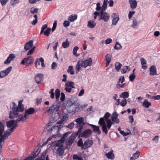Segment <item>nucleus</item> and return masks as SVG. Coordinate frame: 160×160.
<instances>
[{"mask_svg":"<svg viewBox=\"0 0 160 160\" xmlns=\"http://www.w3.org/2000/svg\"><path fill=\"white\" fill-rule=\"evenodd\" d=\"M65 94L62 92L61 93V96L60 98V99L62 101H63L65 100Z\"/></svg>","mask_w":160,"mask_h":160,"instance_id":"69168bd1","label":"nucleus"},{"mask_svg":"<svg viewBox=\"0 0 160 160\" xmlns=\"http://www.w3.org/2000/svg\"><path fill=\"white\" fill-rule=\"evenodd\" d=\"M130 68L128 66H124L121 70V72L122 73H125L127 71H129L130 70Z\"/></svg>","mask_w":160,"mask_h":160,"instance_id":"c756f323","label":"nucleus"},{"mask_svg":"<svg viewBox=\"0 0 160 160\" xmlns=\"http://www.w3.org/2000/svg\"><path fill=\"white\" fill-rule=\"evenodd\" d=\"M55 97L57 100V101H58V99L60 96V90L58 88L56 89L55 91Z\"/></svg>","mask_w":160,"mask_h":160,"instance_id":"a18cd8bd","label":"nucleus"},{"mask_svg":"<svg viewBox=\"0 0 160 160\" xmlns=\"http://www.w3.org/2000/svg\"><path fill=\"white\" fill-rule=\"evenodd\" d=\"M70 45L69 41L68 39H66L65 42H62V46L64 48H66L68 47Z\"/></svg>","mask_w":160,"mask_h":160,"instance_id":"2f4dec72","label":"nucleus"},{"mask_svg":"<svg viewBox=\"0 0 160 160\" xmlns=\"http://www.w3.org/2000/svg\"><path fill=\"white\" fill-rule=\"evenodd\" d=\"M70 133V132H68L65 133L61 138L60 139L56 142V146L59 147H60L61 146H63L62 143L64 142L66 138H67L68 135Z\"/></svg>","mask_w":160,"mask_h":160,"instance_id":"0eeeda50","label":"nucleus"},{"mask_svg":"<svg viewBox=\"0 0 160 160\" xmlns=\"http://www.w3.org/2000/svg\"><path fill=\"white\" fill-rule=\"evenodd\" d=\"M135 13V12L134 11H129L128 15V18L129 19H130L132 18V16Z\"/></svg>","mask_w":160,"mask_h":160,"instance_id":"13d9d810","label":"nucleus"},{"mask_svg":"<svg viewBox=\"0 0 160 160\" xmlns=\"http://www.w3.org/2000/svg\"><path fill=\"white\" fill-rule=\"evenodd\" d=\"M89 126H91L92 128L93 129V131L94 132H97L98 134H100L101 133V131L99 129V127L98 126H96L90 124Z\"/></svg>","mask_w":160,"mask_h":160,"instance_id":"a878e982","label":"nucleus"},{"mask_svg":"<svg viewBox=\"0 0 160 160\" xmlns=\"http://www.w3.org/2000/svg\"><path fill=\"white\" fill-rule=\"evenodd\" d=\"M135 78V76L134 74L132 73L130 75L129 77L130 81L131 82L133 81Z\"/></svg>","mask_w":160,"mask_h":160,"instance_id":"bf43d9fd","label":"nucleus"},{"mask_svg":"<svg viewBox=\"0 0 160 160\" xmlns=\"http://www.w3.org/2000/svg\"><path fill=\"white\" fill-rule=\"evenodd\" d=\"M35 46H34L32 47V48H31V49L29 50L28 52L27 55H31L32 54L33 52H34L35 49Z\"/></svg>","mask_w":160,"mask_h":160,"instance_id":"603ef678","label":"nucleus"},{"mask_svg":"<svg viewBox=\"0 0 160 160\" xmlns=\"http://www.w3.org/2000/svg\"><path fill=\"white\" fill-rule=\"evenodd\" d=\"M107 122V127L108 129H109L111 127L112 125L114 124V122H112L111 120H109L106 121Z\"/></svg>","mask_w":160,"mask_h":160,"instance_id":"ea45409f","label":"nucleus"},{"mask_svg":"<svg viewBox=\"0 0 160 160\" xmlns=\"http://www.w3.org/2000/svg\"><path fill=\"white\" fill-rule=\"evenodd\" d=\"M78 135L76 134V133H73L69 137V139L66 141L65 143L67 147L69 146L70 147L74 142L76 137Z\"/></svg>","mask_w":160,"mask_h":160,"instance_id":"6e6552de","label":"nucleus"},{"mask_svg":"<svg viewBox=\"0 0 160 160\" xmlns=\"http://www.w3.org/2000/svg\"><path fill=\"white\" fill-rule=\"evenodd\" d=\"M84 119L83 118L81 117L77 118L75 121L78 124H83Z\"/></svg>","mask_w":160,"mask_h":160,"instance_id":"37998d69","label":"nucleus"},{"mask_svg":"<svg viewBox=\"0 0 160 160\" xmlns=\"http://www.w3.org/2000/svg\"><path fill=\"white\" fill-rule=\"evenodd\" d=\"M120 96L121 97L123 98V99H126L129 97V93L127 92H122Z\"/></svg>","mask_w":160,"mask_h":160,"instance_id":"e433bc0d","label":"nucleus"},{"mask_svg":"<svg viewBox=\"0 0 160 160\" xmlns=\"http://www.w3.org/2000/svg\"><path fill=\"white\" fill-rule=\"evenodd\" d=\"M54 90V89H51L50 90V91L49 92V93L51 94L50 97L52 99L54 98L55 94L53 92Z\"/></svg>","mask_w":160,"mask_h":160,"instance_id":"864d4df0","label":"nucleus"},{"mask_svg":"<svg viewBox=\"0 0 160 160\" xmlns=\"http://www.w3.org/2000/svg\"><path fill=\"white\" fill-rule=\"evenodd\" d=\"M51 30V28H48V25L47 24H44L41 28L40 34H42L43 33L45 35L48 36L50 34Z\"/></svg>","mask_w":160,"mask_h":160,"instance_id":"423d86ee","label":"nucleus"},{"mask_svg":"<svg viewBox=\"0 0 160 160\" xmlns=\"http://www.w3.org/2000/svg\"><path fill=\"white\" fill-rule=\"evenodd\" d=\"M19 0H11V3L12 5L14 6L17 3H18Z\"/></svg>","mask_w":160,"mask_h":160,"instance_id":"5fc2aeb1","label":"nucleus"},{"mask_svg":"<svg viewBox=\"0 0 160 160\" xmlns=\"http://www.w3.org/2000/svg\"><path fill=\"white\" fill-rule=\"evenodd\" d=\"M105 11H101L100 12V16L98 18V20L104 21L105 22L108 21L110 18V15L109 13L104 12Z\"/></svg>","mask_w":160,"mask_h":160,"instance_id":"7ed1b4c3","label":"nucleus"},{"mask_svg":"<svg viewBox=\"0 0 160 160\" xmlns=\"http://www.w3.org/2000/svg\"><path fill=\"white\" fill-rule=\"evenodd\" d=\"M43 77V74H38L35 77V79L36 83L39 84L41 83V81L42 80Z\"/></svg>","mask_w":160,"mask_h":160,"instance_id":"f3484780","label":"nucleus"},{"mask_svg":"<svg viewBox=\"0 0 160 160\" xmlns=\"http://www.w3.org/2000/svg\"><path fill=\"white\" fill-rule=\"evenodd\" d=\"M96 5V9L97 11H99L101 10H102V7H101L100 4L99 2L97 3Z\"/></svg>","mask_w":160,"mask_h":160,"instance_id":"052dcab7","label":"nucleus"},{"mask_svg":"<svg viewBox=\"0 0 160 160\" xmlns=\"http://www.w3.org/2000/svg\"><path fill=\"white\" fill-rule=\"evenodd\" d=\"M12 69L11 66L9 67L5 70L2 71L0 72V78L4 77L9 74Z\"/></svg>","mask_w":160,"mask_h":160,"instance_id":"9b49d317","label":"nucleus"},{"mask_svg":"<svg viewBox=\"0 0 160 160\" xmlns=\"http://www.w3.org/2000/svg\"><path fill=\"white\" fill-rule=\"evenodd\" d=\"M77 17L78 16L77 14H72L68 17V19L70 22H73L77 19Z\"/></svg>","mask_w":160,"mask_h":160,"instance_id":"cd10ccee","label":"nucleus"},{"mask_svg":"<svg viewBox=\"0 0 160 160\" xmlns=\"http://www.w3.org/2000/svg\"><path fill=\"white\" fill-rule=\"evenodd\" d=\"M33 58L31 56H29L27 58L23 59L21 63L26 66H29L33 63Z\"/></svg>","mask_w":160,"mask_h":160,"instance_id":"1a4fd4ad","label":"nucleus"},{"mask_svg":"<svg viewBox=\"0 0 160 160\" xmlns=\"http://www.w3.org/2000/svg\"><path fill=\"white\" fill-rule=\"evenodd\" d=\"M12 112L10 111L9 112V118H18L19 119V116L20 115H22L21 114H19L18 112L19 111H17L16 109V108L13 107L12 108Z\"/></svg>","mask_w":160,"mask_h":160,"instance_id":"9d476101","label":"nucleus"},{"mask_svg":"<svg viewBox=\"0 0 160 160\" xmlns=\"http://www.w3.org/2000/svg\"><path fill=\"white\" fill-rule=\"evenodd\" d=\"M93 143L92 140L88 139L85 141L83 146L81 148L82 149H85L91 147Z\"/></svg>","mask_w":160,"mask_h":160,"instance_id":"f8f14e48","label":"nucleus"},{"mask_svg":"<svg viewBox=\"0 0 160 160\" xmlns=\"http://www.w3.org/2000/svg\"><path fill=\"white\" fill-rule=\"evenodd\" d=\"M74 83L72 82H69L66 83L65 86L67 87H71L72 88H74L75 87L73 86Z\"/></svg>","mask_w":160,"mask_h":160,"instance_id":"49530a36","label":"nucleus"},{"mask_svg":"<svg viewBox=\"0 0 160 160\" xmlns=\"http://www.w3.org/2000/svg\"><path fill=\"white\" fill-rule=\"evenodd\" d=\"M113 150H111L108 153L106 154L105 155L108 159L113 160L114 158V155L113 153Z\"/></svg>","mask_w":160,"mask_h":160,"instance_id":"bb28decb","label":"nucleus"},{"mask_svg":"<svg viewBox=\"0 0 160 160\" xmlns=\"http://www.w3.org/2000/svg\"><path fill=\"white\" fill-rule=\"evenodd\" d=\"M26 113L28 114H33L35 112V109L32 108H30L25 111Z\"/></svg>","mask_w":160,"mask_h":160,"instance_id":"f704fd0d","label":"nucleus"},{"mask_svg":"<svg viewBox=\"0 0 160 160\" xmlns=\"http://www.w3.org/2000/svg\"><path fill=\"white\" fill-rule=\"evenodd\" d=\"M83 145L82 139V138H80L78 142V146L79 147H82Z\"/></svg>","mask_w":160,"mask_h":160,"instance_id":"4d7b16f0","label":"nucleus"},{"mask_svg":"<svg viewBox=\"0 0 160 160\" xmlns=\"http://www.w3.org/2000/svg\"><path fill=\"white\" fill-rule=\"evenodd\" d=\"M140 152L138 151H137L130 158V160H135L138 158L139 156Z\"/></svg>","mask_w":160,"mask_h":160,"instance_id":"7c9ffc66","label":"nucleus"},{"mask_svg":"<svg viewBox=\"0 0 160 160\" xmlns=\"http://www.w3.org/2000/svg\"><path fill=\"white\" fill-rule=\"evenodd\" d=\"M125 81V78L124 76L121 77L118 79V83H119L120 82H121V83H123Z\"/></svg>","mask_w":160,"mask_h":160,"instance_id":"0e129e2a","label":"nucleus"},{"mask_svg":"<svg viewBox=\"0 0 160 160\" xmlns=\"http://www.w3.org/2000/svg\"><path fill=\"white\" fill-rule=\"evenodd\" d=\"M96 24V23L94 21L90 20L88 22L87 27L90 28L92 29L95 27Z\"/></svg>","mask_w":160,"mask_h":160,"instance_id":"393cba45","label":"nucleus"},{"mask_svg":"<svg viewBox=\"0 0 160 160\" xmlns=\"http://www.w3.org/2000/svg\"><path fill=\"white\" fill-rule=\"evenodd\" d=\"M62 127V125H59L57 126H52L51 128L48 129V132H49L52 131H54L57 133V134L56 135H53L52 136L50 137L48 139L47 141L48 142L49 141H50L52 138H55L56 136L59 133L60 130Z\"/></svg>","mask_w":160,"mask_h":160,"instance_id":"f03ea898","label":"nucleus"},{"mask_svg":"<svg viewBox=\"0 0 160 160\" xmlns=\"http://www.w3.org/2000/svg\"><path fill=\"white\" fill-rule=\"evenodd\" d=\"M108 0H104L102 5V10L101 11H105L107 6Z\"/></svg>","mask_w":160,"mask_h":160,"instance_id":"72a5a7b5","label":"nucleus"},{"mask_svg":"<svg viewBox=\"0 0 160 160\" xmlns=\"http://www.w3.org/2000/svg\"><path fill=\"white\" fill-rule=\"evenodd\" d=\"M70 23L69 21H64L63 22V26L64 27H67L70 25Z\"/></svg>","mask_w":160,"mask_h":160,"instance_id":"e2e57ef3","label":"nucleus"},{"mask_svg":"<svg viewBox=\"0 0 160 160\" xmlns=\"http://www.w3.org/2000/svg\"><path fill=\"white\" fill-rule=\"evenodd\" d=\"M57 66V63L55 62H53L51 65V68L52 69H55L56 68Z\"/></svg>","mask_w":160,"mask_h":160,"instance_id":"774afa93","label":"nucleus"},{"mask_svg":"<svg viewBox=\"0 0 160 160\" xmlns=\"http://www.w3.org/2000/svg\"><path fill=\"white\" fill-rule=\"evenodd\" d=\"M102 131L105 133V134H107L108 133V128L107 127L106 125H103L102 126Z\"/></svg>","mask_w":160,"mask_h":160,"instance_id":"79ce46f5","label":"nucleus"},{"mask_svg":"<svg viewBox=\"0 0 160 160\" xmlns=\"http://www.w3.org/2000/svg\"><path fill=\"white\" fill-rule=\"evenodd\" d=\"M67 72L68 73H70V74L71 75L74 74V71L73 69V67L72 66H69L68 67Z\"/></svg>","mask_w":160,"mask_h":160,"instance_id":"c9c22d12","label":"nucleus"},{"mask_svg":"<svg viewBox=\"0 0 160 160\" xmlns=\"http://www.w3.org/2000/svg\"><path fill=\"white\" fill-rule=\"evenodd\" d=\"M19 119L17 118L16 120H11L7 122L6 124L7 127L10 128L12 127L15 122L18 123L20 121H24V119L22 115L19 116Z\"/></svg>","mask_w":160,"mask_h":160,"instance_id":"39448f33","label":"nucleus"},{"mask_svg":"<svg viewBox=\"0 0 160 160\" xmlns=\"http://www.w3.org/2000/svg\"><path fill=\"white\" fill-rule=\"evenodd\" d=\"M98 123L100 125L106 124L104 117L101 118L98 122Z\"/></svg>","mask_w":160,"mask_h":160,"instance_id":"c03bdc74","label":"nucleus"},{"mask_svg":"<svg viewBox=\"0 0 160 160\" xmlns=\"http://www.w3.org/2000/svg\"><path fill=\"white\" fill-rule=\"evenodd\" d=\"M122 46L118 42H117L114 48L116 50L121 49L122 48Z\"/></svg>","mask_w":160,"mask_h":160,"instance_id":"58836bf2","label":"nucleus"},{"mask_svg":"<svg viewBox=\"0 0 160 160\" xmlns=\"http://www.w3.org/2000/svg\"><path fill=\"white\" fill-rule=\"evenodd\" d=\"M130 8L132 9L135 8L137 6V2L136 0H128Z\"/></svg>","mask_w":160,"mask_h":160,"instance_id":"412c9836","label":"nucleus"},{"mask_svg":"<svg viewBox=\"0 0 160 160\" xmlns=\"http://www.w3.org/2000/svg\"><path fill=\"white\" fill-rule=\"evenodd\" d=\"M127 103V100L126 99H123L121 101L120 105L122 106V107H124L126 104Z\"/></svg>","mask_w":160,"mask_h":160,"instance_id":"3c124183","label":"nucleus"},{"mask_svg":"<svg viewBox=\"0 0 160 160\" xmlns=\"http://www.w3.org/2000/svg\"><path fill=\"white\" fill-rule=\"evenodd\" d=\"M132 24V27L133 28H135V27L137 25L138 22L136 19H134L133 20Z\"/></svg>","mask_w":160,"mask_h":160,"instance_id":"6e6d98bb","label":"nucleus"},{"mask_svg":"<svg viewBox=\"0 0 160 160\" xmlns=\"http://www.w3.org/2000/svg\"><path fill=\"white\" fill-rule=\"evenodd\" d=\"M33 42L32 40H30L27 42L24 46V49L26 50H28L30 49L33 47Z\"/></svg>","mask_w":160,"mask_h":160,"instance_id":"aec40b11","label":"nucleus"},{"mask_svg":"<svg viewBox=\"0 0 160 160\" xmlns=\"http://www.w3.org/2000/svg\"><path fill=\"white\" fill-rule=\"evenodd\" d=\"M64 152V149L63 148V146H61L56 150V153L59 155L60 156H62Z\"/></svg>","mask_w":160,"mask_h":160,"instance_id":"6ab92c4d","label":"nucleus"},{"mask_svg":"<svg viewBox=\"0 0 160 160\" xmlns=\"http://www.w3.org/2000/svg\"><path fill=\"white\" fill-rule=\"evenodd\" d=\"M105 60L106 61V67H107L109 64L111 59L110 55L109 54H107L105 56Z\"/></svg>","mask_w":160,"mask_h":160,"instance_id":"c85d7f7f","label":"nucleus"},{"mask_svg":"<svg viewBox=\"0 0 160 160\" xmlns=\"http://www.w3.org/2000/svg\"><path fill=\"white\" fill-rule=\"evenodd\" d=\"M44 60L42 58H37L35 62V66L36 68H38V66L40 64V62L41 63V66L42 67H45L44 64Z\"/></svg>","mask_w":160,"mask_h":160,"instance_id":"4468645a","label":"nucleus"},{"mask_svg":"<svg viewBox=\"0 0 160 160\" xmlns=\"http://www.w3.org/2000/svg\"><path fill=\"white\" fill-rule=\"evenodd\" d=\"M118 114L116 112H114L111 116V120L113 122L116 123H118L120 122L119 118H118Z\"/></svg>","mask_w":160,"mask_h":160,"instance_id":"ddd939ff","label":"nucleus"},{"mask_svg":"<svg viewBox=\"0 0 160 160\" xmlns=\"http://www.w3.org/2000/svg\"><path fill=\"white\" fill-rule=\"evenodd\" d=\"M15 58V56L14 54H10L7 59L4 61V63L5 64H8L11 61Z\"/></svg>","mask_w":160,"mask_h":160,"instance_id":"a211bd4d","label":"nucleus"},{"mask_svg":"<svg viewBox=\"0 0 160 160\" xmlns=\"http://www.w3.org/2000/svg\"><path fill=\"white\" fill-rule=\"evenodd\" d=\"M141 64H146L147 62L146 60L143 58H141L140 59Z\"/></svg>","mask_w":160,"mask_h":160,"instance_id":"338daca9","label":"nucleus"},{"mask_svg":"<svg viewBox=\"0 0 160 160\" xmlns=\"http://www.w3.org/2000/svg\"><path fill=\"white\" fill-rule=\"evenodd\" d=\"M110 115L111 114L108 112H107L105 113L104 115V118H105L106 121H107V120H110V119H108V118L110 117Z\"/></svg>","mask_w":160,"mask_h":160,"instance_id":"8fccbe9b","label":"nucleus"},{"mask_svg":"<svg viewBox=\"0 0 160 160\" xmlns=\"http://www.w3.org/2000/svg\"><path fill=\"white\" fill-rule=\"evenodd\" d=\"M92 59L91 58H88L87 59L83 61L82 59L79 60L76 66V70L77 73H78L80 70V67L86 68L88 66L92 65Z\"/></svg>","mask_w":160,"mask_h":160,"instance_id":"f257e3e1","label":"nucleus"},{"mask_svg":"<svg viewBox=\"0 0 160 160\" xmlns=\"http://www.w3.org/2000/svg\"><path fill=\"white\" fill-rule=\"evenodd\" d=\"M150 75H154L156 74L157 71L156 68L154 65L152 66L150 68Z\"/></svg>","mask_w":160,"mask_h":160,"instance_id":"b1692460","label":"nucleus"},{"mask_svg":"<svg viewBox=\"0 0 160 160\" xmlns=\"http://www.w3.org/2000/svg\"><path fill=\"white\" fill-rule=\"evenodd\" d=\"M60 107V104L59 103L56 104V103L55 102L50 107L48 112L50 113H56L58 112Z\"/></svg>","mask_w":160,"mask_h":160,"instance_id":"20e7f679","label":"nucleus"},{"mask_svg":"<svg viewBox=\"0 0 160 160\" xmlns=\"http://www.w3.org/2000/svg\"><path fill=\"white\" fill-rule=\"evenodd\" d=\"M92 131L91 129H86L82 132L81 137L82 138H88L92 134Z\"/></svg>","mask_w":160,"mask_h":160,"instance_id":"2eb2a0df","label":"nucleus"},{"mask_svg":"<svg viewBox=\"0 0 160 160\" xmlns=\"http://www.w3.org/2000/svg\"><path fill=\"white\" fill-rule=\"evenodd\" d=\"M38 12V9L37 8L32 7L30 9V12L32 14L37 13Z\"/></svg>","mask_w":160,"mask_h":160,"instance_id":"09e8293b","label":"nucleus"},{"mask_svg":"<svg viewBox=\"0 0 160 160\" xmlns=\"http://www.w3.org/2000/svg\"><path fill=\"white\" fill-rule=\"evenodd\" d=\"M84 125V123L83 124H76V127L78 128V130L76 133V134L79 135V137H80L81 132L83 128V125Z\"/></svg>","mask_w":160,"mask_h":160,"instance_id":"4be33fe9","label":"nucleus"},{"mask_svg":"<svg viewBox=\"0 0 160 160\" xmlns=\"http://www.w3.org/2000/svg\"><path fill=\"white\" fill-rule=\"evenodd\" d=\"M22 101L20 100L18 102V107L16 108V110L17 111H19L21 112L24 110L23 106L22 104Z\"/></svg>","mask_w":160,"mask_h":160,"instance_id":"5701e85b","label":"nucleus"},{"mask_svg":"<svg viewBox=\"0 0 160 160\" xmlns=\"http://www.w3.org/2000/svg\"><path fill=\"white\" fill-rule=\"evenodd\" d=\"M112 17L113 18L112 24V25H115L117 24L119 20V16L118 14L116 13H113L112 14Z\"/></svg>","mask_w":160,"mask_h":160,"instance_id":"dca6fc26","label":"nucleus"},{"mask_svg":"<svg viewBox=\"0 0 160 160\" xmlns=\"http://www.w3.org/2000/svg\"><path fill=\"white\" fill-rule=\"evenodd\" d=\"M13 132L10 130V129H8L4 132V135L7 138Z\"/></svg>","mask_w":160,"mask_h":160,"instance_id":"a19ab883","label":"nucleus"},{"mask_svg":"<svg viewBox=\"0 0 160 160\" xmlns=\"http://www.w3.org/2000/svg\"><path fill=\"white\" fill-rule=\"evenodd\" d=\"M122 66V64H121L119 62H117L115 64V69L119 71Z\"/></svg>","mask_w":160,"mask_h":160,"instance_id":"de8ad7c7","label":"nucleus"},{"mask_svg":"<svg viewBox=\"0 0 160 160\" xmlns=\"http://www.w3.org/2000/svg\"><path fill=\"white\" fill-rule=\"evenodd\" d=\"M57 21L56 20L54 22L53 24V27L52 29V32H53L56 29V28L57 27Z\"/></svg>","mask_w":160,"mask_h":160,"instance_id":"680f3d73","label":"nucleus"},{"mask_svg":"<svg viewBox=\"0 0 160 160\" xmlns=\"http://www.w3.org/2000/svg\"><path fill=\"white\" fill-rule=\"evenodd\" d=\"M143 106L146 108H148L151 105V103L148 102L147 99H145L143 103Z\"/></svg>","mask_w":160,"mask_h":160,"instance_id":"4c0bfd02","label":"nucleus"},{"mask_svg":"<svg viewBox=\"0 0 160 160\" xmlns=\"http://www.w3.org/2000/svg\"><path fill=\"white\" fill-rule=\"evenodd\" d=\"M4 131V126L2 122H0V137Z\"/></svg>","mask_w":160,"mask_h":160,"instance_id":"473e14b6","label":"nucleus"}]
</instances>
